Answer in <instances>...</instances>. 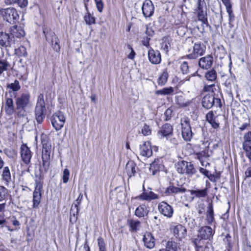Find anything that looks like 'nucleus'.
Segmentation results:
<instances>
[{
	"instance_id": "obj_49",
	"label": "nucleus",
	"mask_w": 251,
	"mask_h": 251,
	"mask_svg": "<svg viewBox=\"0 0 251 251\" xmlns=\"http://www.w3.org/2000/svg\"><path fill=\"white\" fill-rule=\"evenodd\" d=\"M9 65V64L6 60L1 59L0 60V75L7 70Z\"/></svg>"
},
{
	"instance_id": "obj_30",
	"label": "nucleus",
	"mask_w": 251,
	"mask_h": 251,
	"mask_svg": "<svg viewBox=\"0 0 251 251\" xmlns=\"http://www.w3.org/2000/svg\"><path fill=\"white\" fill-rule=\"evenodd\" d=\"M140 198L143 200L151 201L152 200L158 199L159 196L153 192H145L143 193L139 196Z\"/></svg>"
},
{
	"instance_id": "obj_28",
	"label": "nucleus",
	"mask_w": 251,
	"mask_h": 251,
	"mask_svg": "<svg viewBox=\"0 0 251 251\" xmlns=\"http://www.w3.org/2000/svg\"><path fill=\"white\" fill-rule=\"evenodd\" d=\"M173 127L169 124H166L162 126L161 130L158 132L161 137H166L170 135L173 132Z\"/></svg>"
},
{
	"instance_id": "obj_56",
	"label": "nucleus",
	"mask_w": 251,
	"mask_h": 251,
	"mask_svg": "<svg viewBox=\"0 0 251 251\" xmlns=\"http://www.w3.org/2000/svg\"><path fill=\"white\" fill-rule=\"evenodd\" d=\"M94 1L96 3L98 10L101 13L103 8V3L102 0H94Z\"/></svg>"
},
{
	"instance_id": "obj_6",
	"label": "nucleus",
	"mask_w": 251,
	"mask_h": 251,
	"mask_svg": "<svg viewBox=\"0 0 251 251\" xmlns=\"http://www.w3.org/2000/svg\"><path fill=\"white\" fill-rule=\"evenodd\" d=\"M65 121L64 114L60 111L53 113L50 118L52 126L56 131L60 130L63 127Z\"/></svg>"
},
{
	"instance_id": "obj_9",
	"label": "nucleus",
	"mask_w": 251,
	"mask_h": 251,
	"mask_svg": "<svg viewBox=\"0 0 251 251\" xmlns=\"http://www.w3.org/2000/svg\"><path fill=\"white\" fill-rule=\"evenodd\" d=\"M142 13L145 17H151L154 13V7L151 0H145L142 6Z\"/></svg>"
},
{
	"instance_id": "obj_4",
	"label": "nucleus",
	"mask_w": 251,
	"mask_h": 251,
	"mask_svg": "<svg viewBox=\"0 0 251 251\" xmlns=\"http://www.w3.org/2000/svg\"><path fill=\"white\" fill-rule=\"evenodd\" d=\"M0 15L4 20L11 24H15L20 18L18 11L13 7L0 9Z\"/></svg>"
},
{
	"instance_id": "obj_50",
	"label": "nucleus",
	"mask_w": 251,
	"mask_h": 251,
	"mask_svg": "<svg viewBox=\"0 0 251 251\" xmlns=\"http://www.w3.org/2000/svg\"><path fill=\"white\" fill-rule=\"evenodd\" d=\"M16 54L19 56H25L27 54L26 50L24 46H20L15 50Z\"/></svg>"
},
{
	"instance_id": "obj_61",
	"label": "nucleus",
	"mask_w": 251,
	"mask_h": 251,
	"mask_svg": "<svg viewBox=\"0 0 251 251\" xmlns=\"http://www.w3.org/2000/svg\"><path fill=\"white\" fill-rule=\"evenodd\" d=\"M204 4V0H198V6L197 10H202L203 4Z\"/></svg>"
},
{
	"instance_id": "obj_19",
	"label": "nucleus",
	"mask_w": 251,
	"mask_h": 251,
	"mask_svg": "<svg viewBox=\"0 0 251 251\" xmlns=\"http://www.w3.org/2000/svg\"><path fill=\"white\" fill-rule=\"evenodd\" d=\"M140 153L143 156L147 157L151 156L152 151L150 142H145L142 145H140Z\"/></svg>"
},
{
	"instance_id": "obj_55",
	"label": "nucleus",
	"mask_w": 251,
	"mask_h": 251,
	"mask_svg": "<svg viewBox=\"0 0 251 251\" xmlns=\"http://www.w3.org/2000/svg\"><path fill=\"white\" fill-rule=\"evenodd\" d=\"M98 244L99 248V251H106L104 241L101 237H100L98 239Z\"/></svg>"
},
{
	"instance_id": "obj_53",
	"label": "nucleus",
	"mask_w": 251,
	"mask_h": 251,
	"mask_svg": "<svg viewBox=\"0 0 251 251\" xmlns=\"http://www.w3.org/2000/svg\"><path fill=\"white\" fill-rule=\"evenodd\" d=\"M69 176L70 171L68 169L66 168L63 171V175L62 177V181L64 183H66L68 182L69 180Z\"/></svg>"
},
{
	"instance_id": "obj_51",
	"label": "nucleus",
	"mask_w": 251,
	"mask_h": 251,
	"mask_svg": "<svg viewBox=\"0 0 251 251\" xmlns=\"http://www.w3.org/2000/svg\"><path fill=\"white\" fill-rule=\"evenodd\" d=\"M84 20L87 24L92 25L95 23V19L90 13H87L84 16Z\"/></svg>"
},
{
	"instance_id": "obj_21",
	"label": "nucleus",
	"mask_w": 251,
	"mask_h": 251,
	"mask_svg": "<svg viewBox=\"0 0 251 251\" xmlns=\"http://www.w3.org/2000/svg\"><path fill=\"white\" fill-rule=\"evenodd\" d=\"M186 189L181 187H176L173 185H170L165 190V194L166 196H173L177 194L185 192Z\"/></svg>"
},
{
	"instance_id": "obj_60",
	"label": "nucleus",
	"mask_w": 251,
	"mask_h": 251,
	"mask_svg": "<svg viewBox=\"0 0 251 251\" xmlns=\"http://www.w3.org/2000/svg\"><path fill=\"white\" fill-rule=\"evenodd\" d=\"M226 7V10L231 8V4L229 0H221Z\"/></svg>"
},
{
	"instance_id": "obj_11",
	"label": "nucleus",
	"mask_w": 251,
	"mask_h": 251,
	"mask_svg": "<svg viewBox=\"0 0 251 251\" xmlns=\"http://www.w3.org/2000/svg\"><path fill=\"white\" fill-rule=\"evenodd\" d=\"M244 140L243 148L251 163V132H248L245 134Z\"/></svg>"
},
{
	"instance_id": "obj_57",
	"label": "nucleus",
	"mask_w": 251,
	"mask_h": 251,
	"mask_svg": "<svg viewBox=\"0 0 251 251\" xmlns=\"http://www.w3.org/2000/svg\"><path fill=\"white\" fill-rule=\"evenodd\" d=\"M206 120L209 123H210L211 122H212V121L215 119V118L212 111H210L206 114Z\"/></svg>"
},
{
	"instance_id": "obj_27",
	"label": "nucleus",
	"mask_w": 251,
	"mask_h": 251,
	"mask_svg": "<svg viewBox=\"0 0 251 251\" xmlns=\"http://www.w3.org/2000/svg\"><path fill=\"white\" fill-rule=\"evenodd\" d=\"M11 38L8 34L1 32L0 33V45L2 47L10 46Z\"/></svg>"
},
{
	"instance_id": "obj_31",
	"label": "nucleus",
	"mask_w": 251,
	"mask_h": 251,
	"mask_svg": "<svg viewBox=\"0 0 251 251\" xmlns=\"http://www.w3.org/2000/svg\"><path fill=\"white\" fill-rule=\"evenodd\" d=\"M206 220L207 221V224L209 225L211 224L214 220V211L212 205L211 204H209L207 207L206 215Z\"/></svg>"
},
{
	"instance_id": "obj_58",
	"label": "nucleus",
	"mask_w": 251,
	"mask_h": 251,
	"mask_svg": "<svg viewBox=\"0 0 251 251\" xmlns=\"http://www.w3.org/2000/svg\"><path fill=\"white\" fill-rule=\"evenodd\" d=\"M226 12L228 14L229 23L232 22L234 20V16L232 12V8L227 9Z\"/></svg>"
},
{
	"instance_id": "obj_35",
	"label": "nucleus",
	"mask_w": 251,
	"mask_h": 251,
	"mask_svg": "<svg viewBox=\"0 0 251 251\" xmlns=\"http://www.w3.org/2000/svg\"><path fill=\"white\" fill-rule=\"evenodd\" d=\"M177 249V243L173 241H168L164 248L161 249L159 251H176Z\"/></svg>"
},
{
	"instance_id": "obj_40",
	"label": "nucleus",
	"mask_w": 251,
	"mask_h": 251,
	"mask_svg": "<svg viewBox=\"0 0 251 251\" xmlns=\"http://www.w3.org/2000/svg\"><path fill=\"white\" fill-rule=\"evenodd\" d=\"M190 192L192 195H194L197 198H204L207 194L206 188L202 190H190Z\"/></svg>"
},
{
	"instance_id": "obj_39",
	"label": "nucleus",
	"mask_w": 251,
	"mask_h": 251,
	"mask_svg": "<svg viewBox=\"0 0 251 251\" xmlns=\"http://www.w3.org/2000/svg\"><path fill=\"white\" fill-rule=\"evenodd\" d=\"M128 224L130 227V230L132 232H136L140 226V222L138 220H129Z\"/></svg>"
},
{
	"instance_id": "obj_2",
	"label": "nucleus",
	"mask_w": 251,
	"mask_h": 251,
	"mask_svg": "<svg viewBox=\"0 0 251 251\" xmlns=\"http://www.w3.org/2000/svg\"><path fill=\"white\" fill-rule=\"evenodd\" d=\"M29 94H23L20 97L16 98V112L18 117H24L25 115V108L29 105Z\"/></svg>"
},
{
	"instance_id": "obj_64",
	"label": "nucleus",
	"mask_w": 251,
	"mask_h": 251,
	"mask_svg": "<svg viewBox=\"0 0 251 251\" xmlns=\"http://www.w3.org/2000/svg\"><path fill=\"white\" fill-rule=\"evenodd\" d=\"M82 198H83L82 194V193H80L79 194V196H78L77 199L76 200V203L75 204H77V206L78 207V205L80 204V203H81V202L82 201Z\"/></svg>"
},
{
	"instance_id": "obj_17",
	"label": "nucleus",
	"mask_w": 251,
	"mask_h": 251,
	"mask_svg": "<svg viewBox=\"0 0 251 251\" xmlns=\"http://www.w3.org/2000/svg\"><path fill=\"white\" fill-rule=\"evenodd\" d=\"M171 230L174 236L179 239L184 238L186 234V229L181 225L172 226Z\"/></svg>"
},
{
	"instance_id": "obj_1",
	"label": "nucleus",
	"mask_w": 251,
	"mask_h": 251,
	"mask_svg": "<svg viewBox=\"0 0 251 251\" xmlns=\"http://www.w3.org/2000/svg\"><path fill=\"white\" fill-rule=\"evenodd\" d=\"M214 234V231L209 226L201 227L199 230L197 237L195 238L193 242L196 246V251H209L208 248L203 247L204 241L210 240Z\"/></svg>"
},
{
	"instance_id": "obj_3",
	"label": "nucleus",
	"mask_w": 251,
	"mask_h": 251,
	"mask_svg": "<svg viewBox=\"0 0 251 251\" xmlns=\"http://www.w3.org/2000/svg\"><path fill=\"white\" fill-rule=\"evenodd\" d=\"M45 103L44 95L40 94L38 96L37 101L35 108V115L37 122L41 124L45 118Z\"/></svg>"
},
{
	"instance_id": "obj_36",
	"label": "nucleus",
	"mask_w": 251,
	"mask_h": 251,
	"mask_svg": "<svg viewBox=\"0 0 251 251\" xmlns=\"http://www.w3.org/2000/svg\"><path fill=\"white\" fill-rule=\"evenodd\" d=\"M225 84L227 88H229L230 89H231L232 88V86H233L234 90L236 91L237 90L238 85L236 84V80L234 76H231L227 79ZM230 91H231V90H230Z\"/></svg>"
},
{
	"instance_id": "obj_63",
	"label": "nucleus",
	"mask_w": 251,
	"mask_h": 251,
	"mask_svg": "<svg viewBox=\"0 0 251 251\" xmlns=\"http://www.w3.org/2000/svg\"><path fill=\"white\" fill-rule=\"evenodd\" d=\"M216 107H221V100L219 98H214V104L213 105Z\"/></svg>"
},
{
	"instance_id": "obj_18",
	"label": "nucleus",
	"mask_w": 251,
	"mask_h": 251,
	"mask_svg": "<svg viewBox=\"0 0 251 251\" xmlns=\"http://www.w3.org/2000/svg\"><path fill=\"white\" fill-rule=\"evenodd\" d=\"M143 241L145 246L150 249L154 248L155 244V240L150 232H146L143 238Z\"/></svg>"
},
{
	"instance_id": "obj_22",
	"label": "nucleus",
	"mask_w": 251,
	"mask_h": 251,
	"mask_svg": "<svg viewBox=\"0 0 251 251\" xmlns=\"http://www.w3.org/2000/svg\"><path fill=\"white\" fill-rule=\"evenodd\" d=\"M10 33L13 37L20 38L25 35V32L21 26L17 25L12 26L10 29Z\"/></svg>"
},
{
	"instance_id": "obj_48",
	"label": "nucleus",
	"mask_w": 251,
	"mask_h": 251,
	"mask_svg": "<svg viewBox=\"0 0 251 251\" xmlns=\"http://www.w3.org/2000/svg\"><path fill=\"white\" fill-rule=\"evenodd\" d=\"M171 47L170 43V40L168 38H164L163 39V41L161 43V48L166 51L167 52L169 50V48Z\"/></svg>"
},
{
	"instance_id": "obj_15",
	"label": "nucleus",
	"mask_w": 251,
	"mask_h": 251,
	"mask_svg": "<svg viewBox=\"0 0 251 251\" xmlns=\"http://www.w3.org/2000/svg\"><path fill=\"white\" fill-rule=\"evenodd\" d=\"M164 169L162 160L161 158L155 159L154 161L150 164V172L152 175H155L159 171H162Z\"/></svg>"
},
{
	"instance_id": "obj_16",
	"label": "nucleus",
	"mask_w": 251,
	"mask_h": 251,
	"mask_svg": "<svg viewBox=\"0 0 251 251\" xmlns=\"http://www.w3.org/2000/svg\"><path fill=\"white\" fill-rule=\"evenodd\" d=\"M208 149H205L196 153L197 158L200 161L201 166L207 167V165H209L208 160L210 155Z\"/></svg>"
},
{
	"instance_id": "obj_23",
	"label": "nucleus",
	"mask_w": 251,
	"mask_h": 251,
	"mask_svg": "<svg viewBox=\"0 0 251 251\" xmlns=\"http://www.w3.org/2000/svg\"><path fill=\"white\" fill-rule=\"evenodd\" d=\"M1 180L5 186H9L11 181V176L9 168L8 166L3 168L1 174Z\"/></svg>"
},
{
	"instance_id": "obj_29",
	"label": "nucleus",
	"mask_w": 251,
	"mask_h": 251,
	"mask_svg": "<svg viewBox=\"0 0 251 251\" xmlns=\"http://www.w3.org/2000/svg\"><path fill=\"white\" fill-rule=\"evenodd\" d=\"M79 211L77 204H73L70 210V221L71 223H75L77 219V214Z\"/></svg>"
},
{
	"instance_id": "obj_33",
	"label": "nucleus",
	"mask_w": 251,
	"mask_h": 251,
	"mask_svg": "<svg viewBox=\"0 0 251 251\" xmlns=\"http://www.w3.org/2000/svg\"><path fill=\"white\" fill-rule=\"evenodd\" d=\"M184 167V174H187L189 176H192L196 172V170L191 162L186 161Z\"/></svg>"
},
{
	"instance_id": "obj_5",
	"label": "nucleus",
	"mask_w": 251,
	"mask_h": 251,
	"mask_svg": "<svg viewBox=\"0 0 251 251\" xmlns=\"http://www.w3.org/2000/svg\"><path fill=\"white\" fill-rule=\"evenodd\" d=\"M181 135L185 141H190L192 138L193 133L190 122L188 118L181 119Z\"/></svg>"
},
{
	"instance_id": "obj_20",
	"label": "nucleus",
	"mask_w": 251,
	"mask_h": 251,
	"mask_svg": "<svg viewBox=\"0 0 251 251\" xmlns=\"http://www.w3.org/2000/svg\"><path fill=\"white\" fill-rule=\"evenodd\" d=\"M213 63V57L210 55L201 58L199 62V66L203 69L210 68Z\"/></svg>"
},
{
	"instance_id": "obj_7",
	"label": "nucleus",
	"mask_w": 251,
	"mask_h": 251,
	"mask_svg": "<svg viewBox=\"0 0 251 251\" xmlns=\"http://www.w3.org/2000/svg\"><path fill=\"white\" fill-rule=\"evenodd\" d=\"M205 46L200 43H195L193 46L192 52L187 55V57L190 59H195L199 56L203 55L205 51Z\"/></svg>"
},
{
	"instance_id": "obj_14",
	"label": "nucleus",
	"mask_w": 251,
	"mask_h": 251,
	"mask_svg": "<svg viewBox=\"0 0 251 251\" xmlns=\"http://www.w3.org/2000/svg\"><path fill=\"white\" fill-rule=\"evenodd\" d=\"M148 57L150 62L153 64H158L161 61V54L158 50L152 49L148 50Z\"/></svg>"
},
{
	"instance_id": "obj_44",
	"label": "nucleus",
	"mask_w": 251,
	"mask_h": 251,
	"mask_svg": "<svg viewBox=\"0 0 251 251\" xmlns=\"http://www.w3.org/2000/svg\"><path fill=\"white\" fill-rule=\"evenodd\" d=\"M180 70L183 74H187L189 72V69L191 68V66L189 62L183 61L180 62Z\"/></svg>"
},
{
	"instance_id": "obj_32",
	"label": "nucleus",
	"mask_w": 251,
	"mask_h": 251,
	"mask_svg": "<svg viewBox=\"0 0 251 251\" xmlns=\"http://www.w3.org/2000/svg\"><path fill=\"white\" fill-rule=\"evenodd\" d=\"M149 210L145 205H141L139 206L135 210V214L136 216L141 218L147 215Z\"/></svg>"
},
{
	"instance_id": "obj_46",
	"label": "nucleus",
	"mask_w": 251,
	"mask_h": 251,
	"mask_svg": "<svg viewBox=\"0 0 251 251\" xmlns=\"http://www.w3.org/2000/svg\"><path fill=\"white\" fill-rule=\"evenodd\" d=\"M7 88L10 89L13 91L17 92L21 89V86L19 81L15 80L13 83L7 85Z\"/></svg>"
},
{
	"instance_id": "obj_47",
	"label": "nucleus",
	"mask_w": 251,
	"mask_h": 251,
	"mask_svg": "<svg viewBox=\"0 0 251 251\" xmlns=\"http://www.w3.org/2000/svg\"><path fill=\"white\" fill-rule=\"evenodd\" d=\"M186 161L184 160H181L177 162L176 163V167L177 172L179 174H184V169L185 165V163Z\"/></svg>"
},
{
	"instance_id": "obj_10",
	"label": "nucleus",
	"mask_w": 251,
	"mask_h": 251,
	"mask_svg": "<svg viewBox=\"0 0 251 251\" xmlns=\"http://www.w3.org/2000/svg\"><path fill=\"white\" fill-rule=\"evenodd\" d=\"M20 154L23 161L28 164L30 162L32 153L26 144H23L20 148Z\"/></svg>"
},
{
	"instance_id": "obj_59",
	"label": "nucleus",
	"mask_w": 251,
	"mask_h": 251,
	"mask_svg": "<svg viewBox=\"0 0 251 251\" xmlns=\"http://www.w3.org/2000/svg\"><path fill=\"white\" fill-rule=\"evenodd\" d=\"M215 86V85L212 84L210 85H205L203 88V90L204 91H208V92H213V87Z\"/></svg>"
},
{
	"instance_id": "obj_42",
	"label": "nucleus",
	"mask_w": 251,
	"mask_h": 251,
	"mask_svg": "<svg viewBox=\"0 0 251 251\" xmlns=\"http://www.w3.org/2000/svg\"><path fill=\"white\" fill-rule=\"evenodd\" d=\"M217 73L214 69L207 72L205 74V78L210 81H214L217 78Z\"/></svg>"
},
{
	"instance_id": "obj_43",
	"label": "nucleus",
	"mask_w": 251,
	"mask_h": 251,
	"mask_svg": "<svg viewBox=\"0 0 251 251\" xmlns=\"http://www.w3.org/2000/svg\"><path fill=\"white\" fill-rule=\"evenodd\" d=\"M176 102L180 107H185L189 104V102L186 100L182 96H178L176 97Z\"/></svg>"
},
{
	"instance_id": "obj_45",
	"label": "nucleus",
	"mask_w": 251,
	"mask_h": 251,
	"mask_svg": "<svg viewBox=\"0 0 251 251\" xmlns=\"http://www.w3.org/2000/svg\"><path fill=\"white\" fill-rule=\"evenodd\" d=\"M8 195V190L3 186H0V201L6 199Z\"/></svg>"
},
{
	"instance_id": "obj_12",
	"label": "nucleus",
	"mask_w": 251,
	"mask_h": 251,
	"mask_svg": "<svg viewBox=\"0 0 251 251\" xmlns=\"http://www.w3.org/2000/svg\"><path fill=\"white\" fill-rule=\"evenodd\" d=\"M42 184L36 182V186L33 194V206L34 208L38 207L41 201Z\"/></svg>"
},
{
	"instance_id": "obj_34",
	"label": "nucleus",
	"mask_w": 251,
	"mask_h": 251,
	"mask_svg": "<svg viewBox=\"0 0 251 251\" xmlns=\"http://www.w3.org/2000/svg\"><path fill=\"white\" fill-rule=\"evenodd\" d=\"M5 110L6 114L12 115L14 112L13 100L11 98H7L6 100Z\"/></svg>"
},
{
	"instance_id": "obj_38",
	"label": "nucleus",
	"mask_w": 251,
	"mask_h": 251,
	"mask_svg": "<svg viewBox=\"0 0 251 251\" xmlns=\"http://www.w3.org/2000/svg\"><path fill=\"white\" fill-rule=\"evenodd\" d=\"M5 3L7 5L17 3L19 7L23 8L27 6L28 2L27 0H5Z\"/></svg>"
},
{
	"instance_id": "obj_52",
	"label": "nucleus",
	"mask_w": 251,
	"mask_h": 251,
	"mask_svg": "<svg viewBox=\"0 0 251 251\" xmlns=\"http://www.w3.org/2000/svg\"><path fill=\"white\" fill-rule=\"evenodd\" d=\"M198 17L199 20L201 21L203 23H205L207 21V18L205 16V13L203 10H197Z\"/></svg>"
},
{
	"instance_id": "obj_25",
	"label": "nucleus",
	"mask_w": 251,
	"mask_h": 251,
	"mask_svg": "<svg viewBox=\"0 0 251 251\" xmlns=\"http://www.w3.org/2000/svg\"><path fill=\"white\" fill-rule=\"evenodd\" d=\"M214 104V97L210 95L205 96L202 100V105L203 107L209 109Z\"/></svg>"
},
{
	"instance_id": "obj_8",
	"label": "nucleus",
	"mask_w": 251,
	"mask_h": 251,
	"mask_svg": "<svg viewBox=\"0 0 251 251\" xmlns=\"http://www.w3.org/2000/svg\"><path fill=\"white\" fill-rule=\"evenodd\" d=\"M158 209L160 214L167 218H171L174 213L172 206L165 201H161L158 203Z\"/></svg>"
},
{
	"instance_id": "obj_41",
	"label": "nucleus",
	"mask_w": 251,
	"mask_h": 251,
	"mask_svg": "<svg viewBox=\"0 0 251 251\" xmlns=\"http://www.w3.org/2000/svg\"><path fill=\"white\" fill-rule=\"evenodd\" d=\"M168 77V74L166 71H164L159 75L157 79V83L159 85H164L167 82Z\"/></svg>"
},
{
	"instance_id": "obj_13",
	"label": "nucleus",
	"mask_w": 251,
	"mask_h": 251,
	"mask_svg": "<svg viewBox=\"0 0 251 251\" xmlns=\"http://www.w3.org/2000/svg\"><path fill=\"white\" fill-rule=\"evenodd\" d=\"M43 32L45 34V36L46 38V40L49 41L52 43V46L53 49L56 51H58L60 50V45L59 44V39L56 36L54 32H51L48 34V33H46V32L45 29L43 30Z\"/></svg>"
},
{
	"instance_id": "obj_37",
	"label": "nucleus",
	"mask_w": 251,
	"mask_h": 251,
	"mask_svg": "<svg viewBox=\"0 0 251 251\" xmlns=\"http://www.w3.org/2000/svg\"><path fill=\"white\" fill-rule=\"evenodd\" d=\"M174 88L172 87H165L161 90L155 91V94L157 95H172L174 94Z\"/></svg>"
},
{
	"instance_id": "obj_24",
	"label": "nucleus",
	"mask_w": 251,
	"mask_h": 251,
	"mask_svg": "<svg viewBox=\"0 0 251 251\" xmlns=\"http://www.w3.org/2000/svg\"><path fill=\"white\" fill-rule=\"evenodd\" d=\"M42 158L43 167L44 168L45 171H47L50 165V151H48L46 148L43 150Z\"/></svg>"
},
{
	"instance_id": "obj_26",
	"label": "nucleus",
	"mask_w": 251,
	"mask_h": 251,
	"mask_svg": "<svg viewBox=\"0 0 251 251\" xmlns=\"http://www.w3.org/2000/svg\"><path fill=\"white\" fill-rule=\"evenodd\" d=\"M137 169L136 164L132 160L128 161L126 164V170L129 177L134 176Z\"/></svg>"
},
{
	"instance_id": "obj_54",
	"label": "nucleus",
	"mask_w": 251,
	"mask_h": 251,
	"mask_svg": "<svg viewBox=\"0 0 251 251\" xmlns=\"http://www.w3.org/2000/svg\"><path fill=\"white\" fill-rule=\"evenodd\" d=\"M141 133L144 136H148L151 134V130L148 125L145 124L142 128Z\"/></svg>"
},
{
	"instance_id": "obj_62",
	"label": "nucleus",
	"mask_w": 251,
	"mask_h": 251,
	"mask_svg": "<svg viewBox=\"0 0 251 251\" xmlns=\"http://www.w3.org/2000/svg\"><path fill=\"white\" fill-rule=\"evenodd\" d=\"M197 211L199 214H201L204 213L205 210L203 204H199L197 208Z\"/></svg>"
}]
</instances>
